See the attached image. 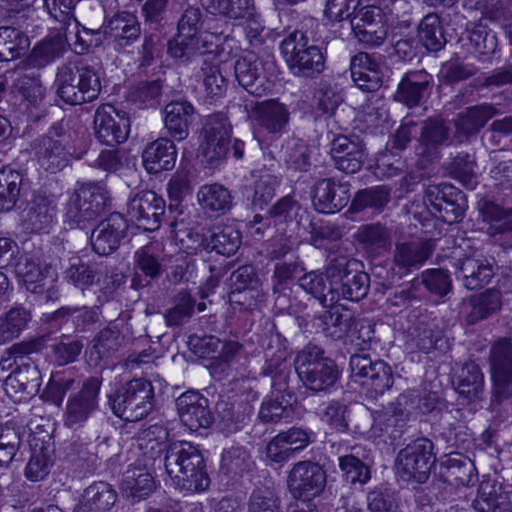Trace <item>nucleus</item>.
<instances>
[{
    "instance_id": "59",
    "label": "nucleus",
    "mask_w": 512,
    "mask_h": 512,
    "mask_svg": "<svg viewBox=\"0 0 512 512\" xmlns=\"http://www.w3.org/2000/svg\"><path fill=\"white\" fill-rule=\"evenodd\" d=\"M422 282L429 291L439 295H445L451 285L449 276L442 270L426 271L422 276Z\"/></svg>"
},
{
    "instance_id": "5",
    "label": "nucleus",
    "mask_w": 512,
    "mask_h": 512,
    "mask_svg": "<svg viewBox=\"0 0 512 512\" xmlns=\"http://www.w3.org/2000/svg\"><path fill=\"white\" fill-rule=\"evenodd\" d=\"M197 21V10L189 9L185 12L179 22L178 35L168 44V52L172 57L189 59L197 53L212 52L217 37L209 32L197 33Z\"/></svg>"
},
{
    "instance_id": "17",
    "label": "nucleus",
    "mask_w": 512,
    "mask_h": 512,
    "mask_svg": "<svg viewBox=\"0 0 512 512\" xmlns=\"http://www.w3.org/2000/svg\"><path fill=\"white\" fill-rule=\"evenodd\" d=\"M100 383L97 379L87 380L80 393L67 404L65 424L74 426L84 422L97 407V396Z\"/></svg>"
},
{
    "instance_id": "57",
    "label": "nucleus",
    "mask_w": 512,
    "mask_h": 512,
    "mask_svg": "<svg viewBox=\"0 0 512 512\" xmlns=\"http://www.w3.org/2000/svg\"><path fill=\"white\" fill-rule=\"evenodd\" d=\"M238 19L244 20V31L248 41L252 45H258L264 41L265 35L267 33H265V28L255 13L253 0H251V13L244 16H239Z\"/></svg>"
},
{
    "instance_id": "14",
    "label": "nucleus",
    "mask_w": 512,
    "mask_h": 512,
    "mask_svg": "<svg viewBox=\"0 0 512 512\" xmlns=\"http://www.w3.org/2000/svg\"><path fill=\"white\" fill-rule=\"evenodd\" d=\"M181 422L190 431L208 427L212 416L208 409V399L197 392H185L176 400Z\"/></svg>"
},
{
    "instance_id": "35",
    "label": "nucleus",
    "mask_w": 512,
    "mask_h": 512,
    "mask_svg": "<svg viewBox=\"0 0 512 512\" xmlns=\"http://www.w3.org/2000/svg\"><path fill=\"white\" fill-rule=\"evenodd\" d=\"M67 44H70V39L60 33L45 39L33 49L31 54L32 63L36 66L48 64L65 52Z\"/></svg>"
},
{
    "instance_id": "51",
    "label": "nucleus",
    "mask_w": 512,
    "mask_h": 512,
    "mask_svg": "<svg viewBox=\"0 0 512 512\" xmlns=\"http://www.w3.org/2000/svg\"><path fill=\"white\" fill-rule=\"evenodd\" d=\"M339 466L346 479L351 483H366L370 478V472L367 465L363 464L353 455L339 458Z\"/></svg>"
},
{
    "instance_id": "22",
    "label": "nucleus",
    "mask_w": 512,
    "mask_h": 512,
    "mask_svg": "<svg viewBox=\"0 0 512 512\" xmlns=\"http://www.w3.org/2000/svg\"><path fill=\"white\" fill-rule=\"evenodd\" d=\"M349 198L348 190L344 185L331 180H321L315 187L313 204L318 212L331 214L344 207Z\"/></svg>"
},
{
    "instance_id": "16",
    "label": "nucleus",
    "mask_w": 512,
    "mask_h": 512,
    "mask_svg": "<svg viewBox=\"0 0 512 512\" xmlns=\"http://www.w3.org/2000/svg\"><path fill=\"white\" fill-rule=\"evenodd\" d=\"M239 84L250 94L262 96L268 89L264 66L253 52H247L235 65Z\"/></svg>"
},
{
    "instance_id": "2",
    "label": "nucleus",
    "mask_w": 512,
    "mask_h": 512,
    "mask_svg": "<svg viewBox=\"0 0 512 512\" xmlns=\"http://www.w3.org/2000/svg\"><path fill=\"white\" fill-rule=\"evenodd\" d=\"M56 84L58 96L70 105L91 102L101 91L97 72L86 65L69 64L61 67L57 73Z\"/></svg>"
},
{
    "instance_id": "39",
    "label": "nucleus",
    "mask_w": 512,
    "mask_h": 512,
    "mask_svg": "<svg viewBox=\"0 0 512 512\" xmlns=\"http://www.w3.org/2000/svg\"><path fill=\"white\" fill-rule=\"evenodd\" d=\"M483 388V374L474 363L466 364L458 375L457 391L468 399L478 398Z\"/></svg>"
},
{
    "instance_id": "15",
    "label": "nucleus",
    "mask_w": 512,
    "mask_h": 512,
    "mask_svg": "<svg viewBox=\"0 0 512 512\" xmlns=\"http://www.w3.org/2000/svg\"><path fill=\"white\" fill-rule=\"evenodd\" d=\"M351 28L362 43L378 46L387 36V27L382 21L381 11L374 6L363 7L359 15L351 20Z\"/></svg>"
},
{
    "instance_id": "24",
    "label": "nucleus",
    "mask_w": 512,
    "mask_h": 512,
    "mask_svg": "<svg viewBox=\"0 0 512 512\" xmlns=\"http://www.w3.org/2000/svg\"><path fill=\"white\" fill-rule=\"evenodd\" d=\"M155 488L152 475L144 466H130L123 474L121 491L134 501L147 498Z\"/></svg>"
},
{
    "instance_id": "10",
    "label": "nucleus",
    "mask_w": 512,
    "mask_h": 512,
    "mask_svg": "<svg viewBox=\"0 0 512 512\" xmlns=\"http://www.w3.org/2000/svg\"><path fill=\"white\" fill-rule=\"evenodd\" d=\"M94 129L100 142L113 146L127 139L130 121L125 113L116 110L111 105H103L95 112Z\"/></svg>"
},
{
    "instance_id": "31",
    "label": "nucleus",
    "mask_w": 512,
    "mask_h": 512,
    "mask_svg": "<svg viewBox=\"0 0 512 512\" xmlns=\"http://www.w3.org/2000/svg\"><path fill=\"white\" fill-rule=\"evenodd\" d=\"M226 81L213 65L204 63L201 68V81L197 87L198 98L205 103H212L224 95Z\"/></svg>"
},
{
    "instance_id": "53",
    "label": "nucleus",
    "mask_w": 512,
    "mask_h": 512,
    "mask_svg": "<svg viewBox=\"0 0 512 512\" xmlns=\"http://www.w3.org/2000/svg\"><path fill=\"white\" fill-rule=\"evenodd\" d=\"M136 267L146 276L154 278L160 274L161 264L152 245L144 246L135 253Z\"/></svg>"
},
{
    "instance_id": "29",
    "label": "nucleus",
    "mask_w": 512,
    "mask_h": 512,
    "mask_svg": "<svg viewBox=\"0 0 512 512\" xmlns=\"http://www.w3.org/2000/svg\"><path fill=\"white\" fill-rule=\"evenodd\" d=\"M197 201L208 214H223L231 207L230 192L220 184H206L199 188Z\"/></svg>"
},
{
    "instance_id": "7",
    "label": "nucleus",
    "mask_w": 512,
    "mask_h": 512,
    "mask_svg": "<svg viewBox=\"0 0 512 512\" xmlns=\"http://www.w3.org/2000/svg\"><path fill=\"white\" fill-rule=\"evenodd\" d=\"M287 485L294 498L310 501L319 496L324 490L326 473L316 463L310 461L299 462L290 470Z\"/></svg>"
},
{
    "instance_id": "8",
    "label": "nucleus",
    "mask_w": 512,
    "mask_h": 512,
    "mask_svg": "<svg viewBox=\"0 0 512 512\" xmlns=\"http://www.w3.org/2000/svg\"><path fill=\"white\" fill-rule=\"evenodd\" d=\"M434 458L429 442H415L401 450L397 456L396 474L403 480L423 483L427 480Z\"/></svg>"
},
{
    "instance_id": "9",
    "label": "nucleus",
    "mask_w": 512,
    "mask_h": 512,
    "mask_svg": "<svg viewBox=\"0 0 512 512\" xmlns=\"http://www.w3.org/2000/svg\"><path fill=\"white\" fill-rule=\"evenodd\" d=\"M105 189L99 184H81L71 196L67 208V217L80 224L95 217L106 205Z\"/></svg>"
},
{
    "instance_id": "13",
    "label": "nucleus",
    "mask_w": 512,
    "mask_h": 512,
    "mask_svg": "<svg viewBox=\"0 0 512 512\" xmlns=\"http://www.w3.org/2000/svg\"><path fill=\"white\" fill-rule=\"evenodd\" d=\"M205 139L199 147V153L212 163L226 155L230 140V126L225 117L214 115L208 118L204 126Z\"/></svg>"
},
{
    "instance_id": "23",
    "label": "nucleus",
    "mask_w": 512,
    "mask_h": 512,
    "mask_svg": "<svg viewBox=\"0 0 512 512\" xmlns=\"http://www.w3.org/2000/svg\"><path fill=\"white\" fill-rule=\"evenodd\" d=\"M193 114V106L186 101H175L166 105L164 124L172 138L177 141L187 138Z\"/></svg>"
},
{
    "instance_id": "58",
    "label": "nucleus",
    "mask_w": 512,
    "mask_h": 512,
    "mask_svg": "<svg viewBox=\"0 0 512 512\" xmlns=\"http://www.w3.org/2000/svg\"><path fill=\"white\" fill-rule=\"evenodd\" d=\"M359 0H328L325 8L326 17L333 22L349 18Z\"/></svg>"
},
{
    "instance_id": "33",
    "label": "nucleus",
    "mask_w": 512,
    "mask_h": 512,
    "mask_svg": "<svg viewBox=\"0 0 512 512\" xmlns=\"http://www.w3.org/2000/svg\"><path fill=\"white\" fill-rule=\"evenodd\" d=\"M337 284V280L333 278L327 284V277L316 271L309 272L299 278L300 287L318 299L324 307L328 306L327 295H331L330 303L334 301V292L338 290Z\"/></svg>"
},
{
    "instance_id": "46",
    "label": "nucleus",
    "mask_w": 512,
    "mask_h": 512,
    "mask_svg": "<svg viewBox=\"0 0 512 512\" xmlns=\"http://www.w3.org/2000/svg\"><path fill=\"white\" fill-rule=\"evenodd\" d=\"M293 407L289 400L285 399V396H276L273 399H269L262 403L259 410V417L266 422H278L282 419H288L292 416Z\"/></svg>"
},
{
    "instance_id": "12",
    "label": "nucleus",
    "mask_w": 512,
    "mask_h": 512,
    "mask_svg": "<svg viewBox=\"0 0 512 512\" xmlns=\"http://www.w3.org/2000/svg\"><path fill=\"white\" fill-rule=\"evenodd\" d=\"M164 205V200L153 191H142L129 201L127 213L143 229L154 230L158 227Z\"/></svg>"
},
{
    "instance_id": "18",
    "label": "nucleus",
    "mask_w": 512,
    "mask_h": 512,
    "mask_svg": "<svg viewBox=\"0 0 512 512\" xmlns=\"http://www.w3.org/2000/svg\"><path fill=\"white\" fill-rule=\"evenodd\" d=\"M126 224L119 214H113L102 221L92 233V246L99 255L112 253L123 237Z\"/></svg>"
},
{
    "instance_id": "47",
    "label": "nucleus",
    "mask_w": 512,
    "mask_h": 512,
    "mask_svg": "<svg viewBox=\"0 0 512 512\" xmlns=\"http://www.w3.org/2000/svg\"><path fill=\"white\" fill-rule=\"evenodd\" d=\"M355 237L358 242L370 250L385 247L390 239L388 231L379 224L361 226L357 230Z\"/></svg>"
},
{
    "instance_id": "3",
    "label": "nucleus",
    "mask_w": 512,
    "mask_h": 512,
    "mask_svg": "<svg viewBox=\"0 0 512 512\" xmlns=\"http://www.w3.org/2000/svg\"><path fill=\"white\" fill-rule=\"evenodd\" d=\"M154 388L150 381L142 378L125 383L110 397L113 413L126 421H139L153 409Z\"/></svg>"
},
{
    "instance_id": "62",
    "label": "nucleus",
    "mask_w": 512,
    "mask_h": 512,
    "mask_svg": "<svg viewBox=\"0 0 512 512\" xmlns=\"http://www.w3.org/2000/svg\"><path fill=\"white\" fill-rule=\"evenodd\" d=\"M321 420L335 431L346 429L345 408L338 403L327 405L321 412Z\"/></svg>"
},
{
    "instance_id": "63",
    "label": "nucleus",
    "mask_w": 512,
    "mask_h": 512,
    "mask_svg": "<svg viewBox=\"0 0 512 512\" xmlns=\"http://www.w3.org/2000/svg\"><path fill=\"white\" fill-rule=\"evenodd\" d=\"M490 227L488 233L496 235L505 231H512V215L504 212L498 206H492L489 209Z\"/></svg>"
},
{
    "instance_id": "20",
    "label": "nucleus",
    "mask_w": 512,
    "mask_h": 512,
    "mask_svg": "<svg viewBox=\"0 0 512 512\" xmlns=\"http://www.w3.org/2000/svg\"><path fill=\"white\" fill-rule=\"evenodd\" d=\"M177 150L167 138H159L146 146L142 153L143 165L148 173H159L174 167Z\"/></svg>"
},
{
    "instance_id": "41",
    "label": "nucleus",
    "mask_w": 512,
    "mask_h": 512,
    "mask_svg": "<svg viewBox=\"0 0 512 512\" xmlns=\"http://www.w3.org/2000/svg\"><path fill=\"white\" fill-rule=\"evenodd\" d=\"M15 272L27 290L36 293L45 285L46 276L35 261L24 258L17 263Z\"/></svg>"
},
{
    "instance_id": "19",
    "label": "nucleus",
    "mask_w": 512,
    "mask_h": 512,
    "mask_svg": "<svg viewBox=\"0 0 512 512\" xmlns=\"http://www.w3.org/2000/svg\"><path fill=\"white\" fill-rule=\"evenodd\" d=\"M256 118L260 126L257 137L259 142H262L263 140L260 139L262 133L273 137L284 132L288 124L289 112L283 104L269 100L257 105Z\"/></svg>"
},
{
    "instance_id": "50",
    "label": "nucleus",
    "mask_w": 512,
    "mask_h": 512,
    "mask_svg": "<svg viewBox=\"0 0 512 512\" xmlns=\"http://www.w3.org/2000/svg\"><path fill=\"white\" fill-rule=\"evenodd\" d=\"M343 297L358 301L367 293V275L364 273H345L341 277Z\"/></svg>"
},
{
    "instance_id": "25",
    "label": "nucleus",
    "mask_w": 512,
    "mask_h": 512,
    "mask_svg": "<svg viewBox=\"0 0 512 512\" xmlns=\"http://www.w3.org/2000/svg\"><path fill=\"white\" fill-rule=\"evenodd\" d=\"M492 275V266L481 255L463 259L458 267V277L471 290L488 283Z\"/></svg>"
},
{
    "instance_id": "36",
    "label": "nucleus",
    "mask_w": 512,
    "mask_h": 512,
    "mask_svg": "<svg viewBox=\"0 0 512 512\" xmlns=\"http://www.w3.org/2000/svg\"><path fill=\"white\" fill-rule=\"evenodd\" d=\"M429 241H412L397 246L395 263L403 268H408L422 263L432 251Z\"/></svg>"
},
{
    "instance_id": "40",
    "label": "nucleus",
    "mask_w": 512,
    "mask_h": 512,
    "mask_svg": "<svg viewBox=\"0 0 512 512\" xmlns=\"http://www.w3.org/2000/svg\"><path fill=\"white\" fill-rule=\"evenodd\" d=\"M201 4L211 14L232 19L251 13V0H201Z\"/></svg>"
},
{
    "instance_id": "27",
    "label": "nucleus",
    "mask_w": 512,
    "mask_h": 512,
    "mask_svg": "<svg viewBox=\"0 0 512 512\" xmlns=\"http://www.w3.org/2000/svg\"><path fill=\"white\" fill-rule=\"evenodd\" d=\"M38 380L39 372L36 367L22 364L5 378L4 389L11 397L22 393L31 395L39 385Z\"/></svg>"
},
{
    "instance_id": "55",
    "label": "nucleus",
    "mask_w": 512,
    "mask_h": 512,
    "mask_svg": "<svg viewBox=\"0 0 512 512\" xmlns=\"http://www.w3.org/2000/svg\"><path fill=\"white\" fill-rule=\"evenodd\" d=\"M388 193L382 187H375L360 191L355 196L352 206L355 209L364 207L380 208L388 202Z\"/></svg>"
},
{
    "instance_id": "21",
    "label": "nucleus",
    "mask_w": 512,
    "mask_h": 512,
    "mask_svg": "<svg viewBox=\"0 0 512 512\" xmlns=\"http://www.w3.org/2000/svg\"><path fill=\"white\" fill-rule=\"evenodd\" d=\"M351 77L355 85L363 91H374L382 82L379 63L367 53H358L351 59Z\"/></svg>"
},
{
    "instance_id": "26",
    "label": "nucleus",
    "mask_w": 512,
    "mask_h": 512,
    "mask_svg": "<svg viewBox=\"0 0 512 512\" xmlns=\"http://www.w3.org/2000/svg\"><path fill=\"white\" fill-rule=\"evenodd\" d=\"M105 33L116 43L117 47L122 48L130 45L139 37L140 26L134 14L122 12L109 21Z\"/></svg>"
},
{
    "instance_id": "61",
    "label": "nucleus",
    "mask_w": 512,
    "mask_h": 512,
    "mask_svg": "<svg viewBox=\"0 0 512 512\" xmlns=\"http://www.w3.org/2000/svg\"><path fill=\"white\" fill-rule=\"evenodd\" d=\"M202 346L209 349L207 356L210 354L218 353V357L228 360L232 357L240 348L237 342H222L220 339L214 336L205 337L202 339Z\"/></svg>"
},
{
    "instance_id": "48",
    "label": "nucleus",
    "mask_w": 512,
    "mask_h": 512,
    "mask_svg": "<svg viewBox=\"0 0 512 512\" xmlns=\"http://www.w3.org/2000/svg\"><path fill=\"white\" fill-rule=\"evenodd\" d=\"M52 466V458L48 449L33 451L30 461L26 467V477L31 481L44 479Z\"/></svg>"
},
{
    "instance_id": "52",
    "label": "nucleus",
    "mask_w": 512,
    "mask_h": 512,
    "mask_svg": "<svg viewBox=\"0 0 512 512\" xmlns=\"http://www.w3.org/2000/svg\"><path fill=\"white\" fill-rule=\"evenodd\" d=\"M249 512H281L279 499L268 488L257 489L251 495Z\"/></svg>"
},
{
    "instance_id": "54",
    "label": "nucleus",
    "mask_w": 512,
    "mask_h": 512,
    "mask_svg": "<svg viewBox=\"0 0 512 512\" xmlns=\"http://www.w3.org/2000/svg\"><path fill=\"white\" fill-rule=\"evenodd\" d=\"M362 384L370 386L376 393L382 394L393 385L391 368L383 361H375L370 379L363 381Z\"/></svg>"
},
{
    "instance_id": "34",
    "label": "nucleus",
    "mask_w": 512,
    "mask_h": 512,
    "mask_svg": "<svg viewBox=\"0 0 512 512\" xmlns=\"http://www.w3.org/2000/svg\"><path fill=\"white\" fill-rule=\"evenodd\" d=\"M441 194L442 191L439 187H429L425 192L424 203L427 206H432L439 213L438 217L444 222L452 224L460 221L464 216V209L460 205L445 200Z\"/></svg>"
},
{
    "instance_id": "4",
    "label": "nucleus",
    "mask_w": 512,
    "mask_h": 512,
    "mask_svg": "<svg viewBox=\"0 0 512 512\" xmlns=\"http://www.w3.org/2000/svg\"><path fill=\"white\" fill-rule=\"evenodd\" d=\"M281 54L294 75L312 76L324 69V56L321 50L308 45L304 33L294 31L283 39L280 45Z\"/></svg>"
},
{
    "instance_id": "11",
    "label": "nucleus",
    "mask_w": 512,
    "mask_h": 512,
    "mask_svg": "<svg viewBox=\"0 0 512 512\" xmlns=\"http://www.w3.org/2000/svg\"><path fill=\"white\" fill-rule=\"evenodd\" d=\"M492 382L494 395L498 401L512 395V348L504 340L492 349Z\"/></svg>"
},
{
    "instance_id": "1",
    "label": "nucleus",
    "mask_w": 512,
    "mask_h": 512,
    "mask_svg": "<svg viewBox=\"0 0 512 512\" xmlns=\"http://www.w3.org/2000/svg\"><path fill=\"white\" fill-rule=\"evenodd\" d=\"M165 468L181 489L203 491L209 486L201 452L189 442L174 443L165 457Z\"/></svg>"
},
{
    "instance_id": "43",
    "label": "nucleus",
    "mask_w": 512,
    "mask_h": 512,
    "mask_svg": "<svg viewBox=\"0 0 512 512\" xmlns=\"http://www.w3.org/2000/svg\"><path fill=\"white\" fill-rule=\"evenodd\" d=\"M21 176L12 170L0 171V211L10 210L19 195Z\"/></svg>"
},
{
    "instance_id": "42",
    "label": "nucleus",
    "mask_w": 512,
    "mask_h": 512,
    "mask_svg": "<svg viewBox=\"0 0 512 512\" xmlns=\"http://www.w3.org/2000/svg\"><path fill=\"white\" fill-rule=\"evenodd\" d=\"M494 115V110L489 105L468 108L465 114L458 118L457 130L463 134L478 131Z\"/></svg>"
},
{
    "instance_id": "45",
    "label": "nucleus",
    "mask_w": 512,
    "mask_h": 512,
    "mask_svg": "<svg viewBox=\"0 0 512 512\" xmlns=\"http://www.w3.org/2000/svg\"><path fill=\"white\" fill-rule=\"evenodd\" d=\"M419 39L427 50L437 51L442 48L445 40L437 16L427 15L422 19L419 24Z\"/></svg>"
},
{
    "instance_id": "6",
    "label": "nucleus",
    "mask_w": 512,
    "mask_h": 512,
    "mask_svg": "<svg viewBox=\"0 0 512 512\" xmlns=\"http://www.w3.org/2000/svg\"><path fill=\"white\" fill-rule=\"evenodd\" d=\"M295 367L299 378L314 391L327 389L338 378L336 366L322 355L318 347H307L302 350L296 357Z\"/></svg>"
},
{
    "instance_id": "60",
    "label": "nucleus",
    "mask_w": 512,
    "mask_h": 512,
    "mask_svg": "<svg viewBox=\"0 0 512 512\" xmlns=\"http://www.w3.org/2000/svg\"><path fill=\"white\" fill-rule=\"evenodd\" d=\"M276 180L271 175L262 176L254 187L253 203L260 208L272 200L275 194Z\"/></svg>"
},
{
    "instance_id": "44",
    "label": "nucleus",
    "mask_w": 512,
    "mask_h": 512,
    "mask_svg": "<svg viewBox=\"0 0 512 512\" xmlns=\"http://www.w3.org/2000/svg\"><path fill=\"white\" fill-rule=\"evenodd\" d=\"M501 304L500 293L497 290H487L470 301L471 311L468 316L469 322L473 323L487 317L499 309Z\"/></svg>"
},
{
    "instance_id": "56",
    "label": "nucleus",
    "mask_w": 512,
    "mask_h": 512,
    "mask_svg": "<svg viewBox=\"0 0 512 512\" xmlns=\"http://www.w3.org/2000/svg\"><path fill=\"white\" fill-rule=\"evenodd\" d=\"M0 30H10L14 32L15 37L2 40L1 48L7 53V59H14L23 54L29 47V38L20 30L12 27H0Z\"/></svg>"
},
{
    "instance_id": "28",
    "label": "nucleus",
    "mask_w": 512,
    "mask_h": 512,
    "mask_svg": "<svg viewBox=\"0 0 512 512\" xmlns=\"http://www.w3.org/2000/svg\"><path fill=\"white\" fill-rule=\"evenodd\" d=\"M117 500V492L106 482L91 484L84 492L80 503V509L88 511L109 510Z\"/></svg>"
},
{
    "instance_id": "37",
    "label": "nucleus",
    "mask_w": 512,
    "mask_h": 512,
    "mask_svg": "<svg viewBox=\"0 0 512 512\" xmlns=\"http://www.w3.org/2000/svg\"><path fill=\"white\" fill-rule=\"evenodd\" d=\"M30 320V314L21 307L10 309L0 320V344L18 337Z\"/></svg>"
},
{
    "instance_id": "49",
    "label": "nucleus",
    "mask_w": 512,
    "mask_h": 512,
    "mask_svg": "<svg viewBox=\"0 0 512 512\" xmlns=\"http://www.w3.org/2000/svg\"><path fill=\"white\" fill-rule=\"evenodd\" d=\"M20 447V437L11 427L0 426V466H8Z\"/></svg>"
},
{
    "instance_id": "64",
    "label": "nucleus",
    "mask_w": 512,
    "mask_h": 512,
    "mask_svg": "<svg viewBox=\"0 0 512 512\" xmlns=\"http://www.w3.org/2000/svg\"><path fill=\"white\" fill-rule=\"evenodd\" d=\"M289 447L283 440V437L278 434L268 443L266 455L271 461L276 463L286 461L292 455Z\"/></svg>"
},
{
    "instance_id": "30",
    "label": "nucleus",
    "mask_w": 512,
    "mask_h": 512,
    "mask_svg": "<svg viewBox=\"0 0 512 512\" xmlns=\"http://www.w3.org/2000/svg\"><path fill=\"white\" fill-rule=\"evenodd\" d=\"M39 165L47 171L57 172L64 168L70 159V154L65 146L51 138L44 139L36 152Z\"/></svg>"
},
{
    "instance_id": "38",
    "label": "nucleus",
    "mask_w": 512,
    "mask_h": 512,
    "mask_svg": "<svg viewBox=\"0 0 512 512\" xmlns=\"http://www.w3.org/2000/svg\"><path fill=\"white\" fill-rule=\"evenodd\" d=\"M240 243V233L233 225H224L217 228L210 239L211 249L224 256H231L236 253Z\"/></svg>"
},
{
    "instance_id": "32",
    "label": "nucleus",
    "mask_w": 512,
    "mask_h": 512,
    "mask_svg": "<svg viewBox=\"0 0 512 512\" xmlns=\"http://www.w3.org/2000/svg\"><path fill=\"white\" fill-rule=\"evenodd\" d=\"M429 83V75L423 71L408 73L399 83L396 99L407 106H415L423 97Z\"/></svg>"
}]
</instances>
